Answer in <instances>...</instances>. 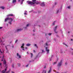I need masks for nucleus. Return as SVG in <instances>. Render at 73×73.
<instances>
[{"label":"nucleus","instance_id":"nucleus-1","mask_svg":"<svg viewBox=\"0 0 73 73\" xmlns=\"http://www.w3.org/2000/svg\"><path fill=\"white\" fill-rule=\"evenodd\" d=\"M33 2L30 1H27V3H28V4H31V5H34L35 4L37 5L39 4V3H36V0H33Z\"/></svg>","mask_w":73,"mask_h":73},{"label":"nucleus","instance_id":"nucleus-2","mask_svg":"<svg viewBox=\"0 0 73 73\" xmlns=\"http://www.w3.org/2000/svg\"><path fill=\"white\" fill-rule=\"evenodd\" d=\"M62 60H61L60 61V62H59L58 64L57 65V66H59V67L61 66V65H62Z\"/></svg>","mask_w":73,"mask_h":73},{"label":"nucleus","instance_id":"nucleus-3","mask_svg":"<svg viewBox=\"0 0 73 73\" xmlns=\"http://www.w3.org/2000/svg\"><path fill=\"white\" fill-rule=\"evenodd\" d=\"M57 26H56L55 27H54V31L56 33H58V31H57Z\"/></svg>","mask_w":73,"mask_h":73},{"label":"nucleus","instance_id":"nucleus-4","mask_svg":"<svg viewBox=\"0 0 73 73\" xmlns=\"http://www.w3.org/2000/svg\"><path fill=\"white\" fill-rule=\"evenodd\" d=\"M12 18L10 17L7 18L6 19H5V21L6 22L8 21V20H10Z\"/></svg>","mask_w":73,"mask_h":73},{"label":"nucleus","instance_id":"nucleus-5","mask_svg":"<svg viewBox=\"0 0 73 73\" xmlns=\"http://www.w3.org/2000/svg\"><path fill=\"white\" fill-rule=\"evenodd\" d=\"M10 20L11 21L9 22L8 23L10 24V25H11V24H12V22L13 21V19L11 18Z\"/></svg>","mask_w":73,"mask_h":73},{"label":"nucleus","instance_id":"nucleus-6","mask_svg":"<svg viewBox=\"0 0 73 73\" xmlns=\"http://www.w3.org/2000/svg\"><path fill=\"white\" fill-rule=\"evenodd\" d=\"M46 50L47 52V53H49V49L48 50V48L47 47H46Z\"/></svg>","mask_w":73,"mask_h":73},{"label":"nucleus","instance_id":"nucleus-7","mask_svg":"<svg viewBox=\"0 0 73 73\" xmlns=\"http://www.w3.org/2000/svg\"><path fill=\"white\" fill-rule=\"evenodd\" d=\"M17 56L19 58H21V55H19V53H17Z\"/></svg>","mask_w":73,"mask_h":73},{"label":"nucleus","instance_id":"nucleus-8","mask_svg":"<svg viewBox=\"0 0 73 73\" xmlns=\"http://www.w3.org/2000/svg\"><path fill=\"white\" fill-rule=\"evenodd\" d=\"M7 16L8 17V16H13V14H9L8 15H7Z\"/></svg>","mask_w":73,"mask_h":73},{"label":"nucleus","instance_id":"nucleus-9","mask_svg":"<svg viewBox=\"0 0 73 73\" xmlns=\"http://www.w3.org/2000/svg\"><path fill=\"white\" fill-rule=\"evenodd\" d=\"M41 5L42 6V7H44L45 6V4H44V2L42 3L41 4Z\"/></svg>","mask_w":73,"mask_h":73},{"label":"nucleus","instance_id":"nucleus-10","mask_svg":"<svg viewBox=\"0 0 73 73\" xmlns=\"http://www.w3.org/2000/svg\"><path fill=\"white\" fill-rule=\"evenodd\" d=\"M51 71H52V68H50L49 70L48 71V73H50L51 72Z\"/></svg>","mask_w":73,"mask_h":73},{"label":"nucleus","instance_id":"nucleus-11","mask_svg":"<svg viewBox=\"0 0 73 73\" xmlns=\"http://www.w3.org/2000/svg\"><path fill=\"white\" fill-rule=\"evenodd\" d=\"M21 30H23V29H18L16 31V32H19V31H21Z\"/></svg>","mask_w":73,"mask_h":73},{"label":"nucleus","instance_id":"nucleus-12","mask_svg":"<svg viewBox=\"0 0 73 73\" xmlns=\"http://www.w3.org/2000/svg\"><path fill=\"white\" fill-rule=\"evenodd\" d=\"M24 46V44L23 43L22 44V46H21V48H24V47L23 46Z\"/></svg>","mask_w":73,"mask_h":73},{"label":"nucleus","instance_id":"nucleus-13","mask_svg":"<svg viewBox=\"0 0 73 73\" xmlns=\"http://www.w3.org/2000/svg\"><path fill=\"white\" fill-rule=\"evenodd\" d=\"M5 48L6 49V51L7 52H8V48H7V47L6 46H5Z\"/></svg>","mask_w":73,"mask_h":73},{"label":"nucleus","instance_id":"nucleus-14","mask_svg":"<svg viewBox=\"0 0 73 73\" xmlns=\"http://www.w3.org/2000/svg\"><path fill=\"white\" fill-rule=\"evenodd\" d=\"M16 2V0H13V3H14Z\"/></svg>","mask_w":73,"mask_h":73},{"label":"nucleus","instance_id":"nucleus-15","mask_svg":"<svg viewBox=\"0 0 73 73\" xmlns=\"http://www.w3.org/2000/svg\"><path fill=\"white\" fill-rule=\"evenodd\" d=\"M3 64L5 65L6 64V61H5V60H4L3 61Z\"/></svg>","mask_w":73,"mask_h":73},{"label":"nucleus","instance_id":"nucleus-16","mask_svg":"<svg viewBox=\"0 0 73 73\" xmlns=\"http://www.w3.org/2000/svg\"><path fill=\"white\" fill-rule=\"evenodd\" d=\"M31 45V44H26V46H29Z\"/></svg>","mask_w":73,"mask_h":73},{"label":"nucleus","instance_id":"nucleus-17","mask_svg":"<svg viewBox=\"0 0 73 73\" xmlns=\"http://www.w3.org/2000/svg\"><path fill=\"white\" fill-rule=\"evenodd\" d=\"M4 8H5V7L3 6L0 7V8L2 9H4Z\"/></svg>","mask_w":73,"mask_h":73},{"label":"nucleus","instance_id":"nucleus-18","mask_svg":"<svg viewBox=\"0 0 73 73\" xmlns=\"http://www.w3.org/2000/svg\"><path fill=\"white\" fill-rule=\"evenodd\" d=\"M43 72H44V73H46V70H44L43 71Z\"/></svg>","mask_w":73,"mask_h":73},{"label":"nucleus","instance_id":"nucleus-19","mask_svg":"<svg viewBox=\"0 0 73 73\" xmlns=\"http://www.w3.org/2000/svg\"><path fill=\"white\" fill-rule=\"evenodd\" d=\"M56 22V21H54L52 23V24L53 25H54L55 24V22Z\"/></svg>","mask_w":73,"mask_h":73},{"label":"nucleus","instance_id":"nucleus-20","mask_svg":"<svg viewBox=\"0 0 73 73\" xmlns=\"http://www.w3.org/2000/svg\"><path fill=\"white\" fill-rule=\"evenodd\" d=\"M2 73H5V71L4 70H2Z\"/></svg>","mask_w":73,"mask_h":73},{"label":"nucleus","instance_id":"nucleus-21","mask_svg":"<svg viewBox=\"0 0 73 73\" xmlns=\"http://www.w3.org/2000/svg\"><path fill=\"white\" fill-rule=\"evenodd\" d=\"M48 42H46V44H45L46 45V46H48Z\"/></svg>","mask_w":73,"mask_h":73},{"label":"nucleus","instance_id":"nucleus-22","mask_svg":"<svg viewBox=\"0 0 73 73\" xmlns=\"http://www.w3.org/2000/svg\"><path fill=\"white\" fill-rule=\"evenodd\" d=\"M57 64V62H54L53 64V65H55V64Z\"/></svg>","mask_w":73,"mask_h":73},{"label":"nucleus","instance_id":"nucleus-23","mask_svg":"<svg viewBox=\"0 0 73 73\" xmlns=\"http://www.w3.org/2000/svg\"><path fill=\"white\" fill-rule=\"evenodd\" d=\"M34 46H36V47L37 48H38V47L37 46V44H35L34 45Z\"/></svg>","mask_w":73,"mask_h":73},{"label":"nucleus","instance_id":"nucleus-24","mask_svg":"<svg viewBox=\"0 0 73 73\" xmlns=\"http://www.w3.org/2000/svg\"><path fill=\"white\" fill-rule=\"evenodd\" d=\"M48 35L49 36H50V35H52V33H49V34H48Z\"/></svg>","mask_w":73,"mask_h":73},{"label":"nucleus","instance_id":"nucleus-25","mask_svg":"<svg viewBox=\"0 0 73 73\" xmlns=\"http://www.w3.org/2000/svg\"><path fill=\"white\" fill-rule=\"evenodd\" d=\"M9 72H10V70H9L8 71L6 72V73H9Z\"/></svg>","mask_w":73,"mask_h":73},{"label":"nucleus","instance_id":"nucleus-26","mask_svg":"<svg viewBox=\"0 0 73 73\" xmlns=\"http://www.w3.org/2000/svg\"><path fill=\"white\" fill-rule=\"evenodd\" d=\"M30 24H28L27 25H26V27H28L29 25Z\"/></svg>","mask_w":73,"mask_h":73},{"label":"nucleus","instance_id":"nucleus-27","mask_svg":"<svg viewBox=\"0 0 73 73\" xmlns=\"http://www.w3.org/2000/svg\"><path fill=\"white\" fill-rule=\"evenodd\" d=\"M18 66H21V64L20 63L18 64Z\"/></svg>","mask_w":73,"mask_h":73},{"label":"nucleus","instance_id":"nucleus-28","mask_svg":"<svg viewBox=\"0 0 73 73\" xmlns=\"http://www.w3.org/2000/svg\"><path fill=\"white\" fill-rule=\"evenodd\" d=\"M31 57L32 58V56H33V54H32V53H31Z\"/></svg>","mask_w":73,"mask_h":73},{"label":"nucleus","instance_id":"nucleus-29","mask_svg":"<svg viewBox=\"0 0 73 73\" xmlns=\"http://www.w3.org/2000/svg\"><path fill=\"white\" fill-rule=\"evenodd\" d=\"M58 12H59V10H58L56 11V13H58Z\"/></svg>","mask_w":73,"mask_h":73},{"label":"nucleus","instance_id":"nucleus-30","mask_svg":"<svg viewBox=\"0 0 73 73\" xmlns=\"http://www.w3.org/2000/svg\"><path fill=\"white\" fill-rule=\"evenodd\" d=\"M0 42H1H1L2 43H3V41H2V40H1V41Z\"/></svg>","mask_w":73,"mask_h":73},{"label":"nucleus","instance_id":"nucleus-31","mask_svg":"<svg viewBox=\"0 0 73 73\" xmlns=\"http://www.w3.org/2000/svg\"><path fill=\"white\" fill-rule=\"evenodd\" d=\"M0 52H1V53H3V52H1V49H0Z\"/></svg>","mask_w":73,"mask_h":73},{"label":"nucleus","instance_id":"nucleus-32","mask_svg":"<svg viewBox=\"0 0 73 73\" xmlns=\"http://www.w3.org/2000/svg\"><path fill=\"white\" fill-rule=\"evenodd\" d=\"M68 9H70V6H68Z\"/></svg>","mask_w":73,"mask_h":73},{"label":"nucleus","instance_id":"nucleus-33","mask_svg":"<svg viewBox=\"0 0 73 73\" xmlns=\"http://www.w3.org/2000/svg\"><path fill=\"white\" fill-rule=\"evenodd\" d=\"M28 66H29V64H27V65L26 66V67H28Z\"/></svg>","mask_w":73,"mask_h":73},{"label":"nucleus","instance_id":"nucleus-34","mask_svg":"<svg viewBox=\"0 0 73 73\" xmlns=\"http://www.w3.org/2000/svg\"><path fill=\"white\" fill-rule=\"evenodd\" d=\"M3 58H4V56H3L2 57L3 59L1 60V61H3Z\"/></svg>","mask_w":73,"mask_h":73},{"label":"nucleus","instance_id":"nucleus-35","mask_svg":"<svg viewBox=\"0 0 73 73\" xmlns=\"http://www.w3.org/2000/svg\"><path fill=\"white\" fill-rule=\"evenodd\" d=\"M42 53H43V52H45V51H44V50H42Z\"/></svg>","mask_w":73,"mask_h":73},{"label":"nucleus","instance_id":"nucleus-36","mask_svg":"<svg viewBox=\"0 0 73 73\" xmlns=\"http://www.w3.org/2000/svg\"><path fill=\"white\" fill-rule=\"evenodd\" d=\"M64 44L65 45V46H66L68 47V45H67L66 44Z\"/></svg>","mask_w":73,"mask_h":73},{"label":"nucleus","instance_id":"nucleus-37","mask_svg":"<svg viewBox=\"0 0 73 73\" xmlns=\"http://www.w3.org/2000/svg\"><path fill=\"white\" fill-rule=\"evenodd\" d=\"M7 68L6 67V69H5V71H5H5H7Z\"/></svg>","mask_w":73,"mask_h":73},{"label":"nucleus","instance_id":"nucleus-38","mask_svg":"<svg viewBox=\"0 0 73 73\" xmlns=\"http://www.w3.org/2000/svg\"><path fill=\"white\" fill-rule=\"evenodd\" d=\"M17 41H18V40H16L15 41V42H17Z\"/></svg>","mask_w":73,"mask_h":73},{"label":"nucleus","instance_id":"nucleus-39","mask_svg":"<svg viewBox=\"0 0 73 73\" xmlns=\"http://www.w3.org/2000/svg\"><path fill=\"white\" fill-rule=\"evenodd\" d=\"M2 65V64H1V63H0V66H1Z\"/></svg>","mask_w":73,"mask_h":73},{"label":"nucleus","instance_id":"nucleus-40","mask_svg":"<svg viewBox=\"0 0 73 73\" xmlns=\"http://www.w3.org/2000/svg\"><path fill=\"white\" fill-rule=\"evenodd\" d=\"M12 68H14V66L13 65L12 66Z\"/></svg>","mask_w":73,"mask_h":73},{"label":"nucleus","instance_id":"nucleus-41","mask_svg":"<svg viewBox=\"0 0 73 73\" xmlns=\"http://www.w3.org/2000/svg\"><path fill=\"white\" fill-rule=\"evenodd\" d=\"M2 28H3V27H0V29H2Z\"/></svg>","mask_w":73,"mask_h":73},{"label":"nucleus","instance_id":"nucleus-42","mask_svg":"<svg viewBox=\"0 0 73 73\" xmlns=\"http://www.w3.org/2000/svg\"><path fill=\"white\" fill-rule=\"evenodd\" d=\"M24 14L25 15H27V13H24Z\"/></svg>","mask_w":73,"mask_h":73},{"label":"nucleus","instance_id":"nucleus-43","mask_svg":"<svg viewBox=\"0 0 73 73\" xmlns=\"http://www.w3.org/2000/svg\"><path fill=\"white\" fill-rule=\"evenodd\" d=\"M65 64L66 65H67V62H66L65 63Z\"/></svg>","mask_w":73,"mask_h":73},{"label":"nucleus","instance_id":"nucleus-44","mask_svg":"<svg viewBox=\"0 0 73 73\" xmlns=\"http://www.w3.org/2000/svg\"><path fill=\"white\" fill-rule=\"evenodd\" d=\"M55 5H56V4H57V3L55 2Z\"/></svg>","mask_w":73,"mask_h":73},{"label":"nucleus","instance_id":"nucleus-45","mask_svg":"<svg viewBox=\"0 0 73 73\" xmlns=\"http://www.w3.org/2000/svg\"><path fill=\"white\" fill-rule=\"evenodd\" d=\"M11 73H15V72L13 71L11 72Z\"/></svg>","mask_w":73,"mask_h":73},{"label":"nucleus","instance_id":"nucleus-46","mask_svg":"<svg viewBox=\"0 0 73 73\" xmlns=\"http://www.w3.org/2000/svg\"><path fill=\"white\" fill-rule=\"evenodd\" d=\"M23 3V2L21 1V4H22Z\"/></svg>","mask_w":73,"mask_h":73},{"label":"nucleus","instance_id":"nucleus-47","mask_svg":"<svg viewBox=\"0 0 73 73\" xmlns=\"http://www.w3.org/2000/svg\"><path fill=\"white\" fill-rule=\"evenodd\" d=\"M22 49L23 50H24V48H23Z\"/></svg>","mask_w":73,"mask_h":73},{"label":"nucleus","instance_id":"nucleus-48","mask_svg":"<svg viewBox=\"0 0 73 73\" xmlns=\"http://www.w3.org/2000/svg\"><path fill=\"white\" fill-rule=\"evenodd\" d=\"M35 50H33V52H34V53L35 52Z\"/></svg>","mask_w":73,"mask_h":73},{"label":"nucleus","instance_id":"nucleus-49","mask_svg":"<svg viewBox=\"0 0 73 73\" xmlns=\"http://www.w3.org/2000/svg\"><path fill=\"white\" fill-rule=\"evenodd\" d=\"M33 32H35V30H33Z\"/></svg>","mask_w":73,"mask_h":73},{"label":"nucleus","instance_id":"nucleus-50","mask_svg":"<svg viewBox=\"0 0 73 73\" xmlns=\"http://www.w3.org/2000/svg\"><path fill=\"white\" fill-rule=\"evenodd\" d=\"M23 1H24V0H22V2H23Z\"/></svg>","mask_w":73,"mask_h":73},{"label":"nucleus","instance_id":"nucleus-51","mask_svg":"<svg viewBox=\"0 0 73 73\" xmlns=\"http://www.w3.org/2000/svg\"><path fill=\"white\" fill-rule=\"evenodd\" d=\"M27 47H25V49H27Z\"/></svg>","mask_w":73,"mask_h":73},{"label":"nucleus","instance_id":"nucleus-52","mask_svg":"<svg viewBox=\"0 0 73 73\" xmlns=\"http://www.w3.org/2000/svg\"><path fill=\"white\" fill-rule=\"evenodd\" d=\"M20 0H19L18 2H19V1H20Z\"/></svg>","mask_w":73,"mask_h":73},{"label":"nucleus","instance_id":"nucleus-53","mask_svg":"<svg viewBox=\"0 0 73 73\" xmlns=\"http://www.w3.org/2000/svg\"><path fill=\"white\" fill-rule=\"evenodd\" d=\"M44 68H46V66H45L44 67Z\"/></svg>","mask_w":73,"mask_h":73},{"label":"nucleus","instance_id":"nucleus-54","mask_svg":"<svg viewBox=\"0 0 73 73\" xmlns=\"http://www.w3.org/2000/svg\"><path fill=\"white\" fill-rule=\"evenodd\" d=\"M33 36H35V34H33Z\"/></svg>","mask_w":73,"mask_h":73},{"label":"nucleus","instance_id":"nucleus-55","mask_svg":"<svg viewBox=\"0 0 73 73\" xmlns=\"http://www.w3.org/2000/svg\"><path fill=\"white\" fill-rule=\"evenodd\" d=\"M71 41H73V39H71Z\"/></svg>","mask_w":73,"mask_h":73},{"label":"nucleus","instance_id":"nucleus-56","mask_svg":"<svg viewBox=\"0 0 73 73\" xmlns=\"http://www.w3.org/2000/svg\"><path fill=\"white\" fill-rule=\"evenodd\" d=\"M45 36H46V34H45Z\"/></svg>","mask_w":73,"mask_h":73},{"label":"nucleus","instance_id":"nucleus-57","mask_svg":"<svg viewBox=\"0 0 73 73\" xmlns=\"http://www.w3.org/2000/svg\"><path fill=\"white\" fill-rule=\"evenodd\" d=\"M12 47L13 48V46Z\"/></svg>","mask_w":73,"mask_h":73},{"label":"nucleus","instance_id":"nucleus-58","mask_svg":"<svg viewBox=\"0 0 73 73\" xmlns=\"http://www.w3.org/2000/svg\"><path fill=\"white\" fill-rule=\"evenodd\" d=\"M56 73H59V72H56Z\"/></svg>","mask_w":73,"mask_h":73},{"label":"nucleus","instance_id":"nucleus-59","mask_svg":"<svg viewBox=\"0 0 73 73\" xmlns=\"http://www.w3.org/2000/svg\"><path fill=\"white\" fill-rule=\"evenodd\" d=\"M72 50H73V49H72Z\"/></svg>","mask_w":73,"mask_h":73},{"label":"nucleus","instance_id":"nucleus-60","mask_svg":"<svg viewBox=\"0 0 73 73\" xmlns=\"http://www.w3.org/2000/svg\"><path fill=\"white\" fill-rule=\"evenodd\" d=\"M9 0V1H10V0Z\"/></svg>","mask_w":73,"mask_h":73},{"label":"nucleus","instance_id":"nucleus-61","mask_svg":"<svg viewBox=\"0 0 73 73\" xmlns=\"http://www.w3.org/2000/svg\"><path fill=\"white\" fill-rule=\"evenodd\" d=\"M69 32H68V33H69Z\"/></svg>","mask_w":73,"mask_h":73},{"label":"nucleus","instance_id":"nucleus-62","mask_svg":"<svg viewBox=\"0 0 73 73\" xmlns=\"http://www.w3.org/2000/svg\"><path fill=\"white\" fill-rule=\"evenodd\" d=\"M0 71H1V70H0Z\"/></svg>","mask_w":73,"mask_h":73},{"label":"nucleus","instance_id":"nucleus-63","mask_svg":"<svg viewBox=\"0 0 73 73\" xmlns=\"http://www.w3.org/2000/svg\"><path fill=\"white\" fill-rule=\"evenodd\" d=\"M37 73H39V72H38Z\"/></svg>","mask_w":73,"mask_h":73},{"label":"nucleus","instance_id":"nucleus-64","mask_svg":"<svg viewBox=\"0 0 73 73\" xmlns=\"http://www.w3.org/2000/svg\"><path fill=\"white\" fill-rule=\"evenodd\" d=\"M71 1H72V0H71Z\"/></svg>","mask_w":73,"mask_h":73}]
</instances>
